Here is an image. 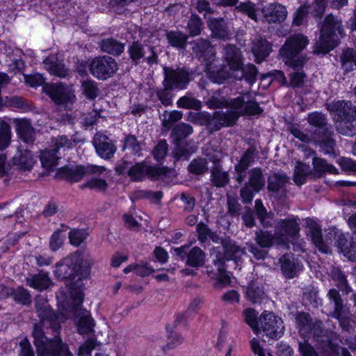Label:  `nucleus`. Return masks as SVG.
Here are the masks:
<instances>
[{
	"label": "nucleus",
	"instance_id": "1",
	"mask_svg": "<svg viewBox=\"0 0 356 356\" xmlns=\"http://www.w3.org/2000/svg\"><path fill=\"white\" fill-rule=\"evenodd\" d=\"M243 95L231 99V110L216 111L212 114L205 111L190 112L188 120L195 124L205 126L210 133H213L222 127L233 126L241 115H259L263 112L258 102L249 99V92Z\"/></svg>",
	"mask_w": 356,
	"mask_h": 356
},
{
	"label": "nucleus",
	"instance_id": "2",
	"mask_svg": "<svg viewBox=\"0 0 356 356\" xmlns=\"http://www.w3.org/2000/svg\"><path fill=\"white\" fill-rule=\"evenodd\" d=\"M344 30L341 19L330 13L325 16L320 29L319 40L314 44V54H326L337 47Z\"/></svg>",
	"mask_w": 356,
	"mask_h": 356
},
{
	"label": "nucleus",
	"instance_id": "3",
	"mask_svg": "<svg viewBox=\"0 0 356 356\" xmlns=\"http://www.w3.org/2000/svg\"><path fill=\"white\" fill-rule=\"evenodd\" d=\"M309 43L307 37L302 33H296L289 36L281 47L279 56L284 63L295 68L303 67L309 58L305 55H299Z\"/></svg>",
	"mask_w": 356,
	"mask_h": 356
},
{
	"label": "nucleus",
	"instance_id": "4",
	"mask_svg": "<svg viewBox=\"0 0 356 356\" xmlns=\"http://www.w3.org/2000/svg\"><path fill=\"white\" fill-rule=\"evenodd\" d=\"M325 241L327 243L337 247L338 250L348 259H355L356 243L348 237V234L336 227H331L326 231Z\"/></svg>",
	"mask_w": 356,
	"mask_h": 356
},
{
	"label": "nucleus",
	"instance_id": "5",
	"mask_svg": "<svg viewBox=\"0 0 356 356\" xmlns=\"http://www.w3.org/2000/svg\"><path fill=\"white\" fill-rule=\"evenodd\" d=\"M216 77L214 81L218 83H222L230 77H233L239 81L245 80L249 84L253 85L257 81L258 70L254 65L252 63L243 65V62L241 67L233 73H230L225 68H222L216 71Z\"/></svg>",
	"mask_w": 356,
	"mask_h": 356
},
{
	"label": "nucleus",
	"instance_id": "6",
	"mask_svg": "<svg viewBox=\"0 0 356 356\" xmlns=\"http://www.w3.org/2000/svg\"><path fill=\"white\" fill-rule=\"evenodd\" d=\"M46 92L54 102L65 110H70L75 102V95L67 86L61 82L49 84L46 86Z\"/></svg>",
	"mask_w": 356,
	"mask_h": 356
},
{
	"label": "nucleus",
	"instance_id": "7",
	"mask_svg": "<svg viewBox=\"0 0 356 356\" xmlns=\"http://www.w3.org/2000/svg\"><path fill=\"white\" fill-rule=\"evenodd\" d=\"M74 305V314L78 318L76 322L77 330L81 334H87L93 332L95 322L90 312L81 307L83 300V294L81 291L76 293L73 296Z\"/></svg>",
	"mask_w": 356,
	"mask_h": 356
},
{
	"label": "nucleus",
	"instance_id": "8",
	"mask_svg": "<svg viewBox=\"0 0 356 356\" xmlns=\"http://www.w3.org/2000/svg\"><path fill=\"white\" fill-rule=\"evenodd\" d=\"M118 70V65L115 59L108 56L96 57L90 64L91 74L100 80L113 76Z\"/></svg>",
	"mask_w": 356,
	"mask_h": 356
},
{
	"label": "nucleus",
	"instance_id": "9",
	"mask_svg": "<svg viewBox=\"0 0 356 356\" xmlns=\"http://www.w3.org/2000/svg\"><path fill=\"white\" fill-rule=\"evenodd\" d=\"M259 331L271 339L280 338L284 330L283 321L281 318L275 316L273 312L264 311L259 316Z\"/></svg>",
	"mask_w": 356,
	"mask_h": 356
},
{
	"label": "nucleus",
	"instance_id": "10",
	"mask_svg": "<svg viewBox=\"0 0 356 356\" xmlns=\"http://www.w3.org/2000/svg\"><path fill=\"white\" fill-rule=\"evenodd\" d=\"M193 52L204 64L205 70L214 74L213 63L216 58V52L211 42L203 38H199L192 42Z\"/></svg>",
	"mask_w": 356,
	"mask_h": 356
},
{
	"label": "nucleus",
	"instance_id": "11",
	"mask_svg": "<svg viewBox=\"0 0 356 356\" xmlns=\"http://www.w3.org/2000/svg\"><path fill=\"white\" fill-rule=\"evenodd\" d=\"M106 170L104 166L88 165L76 167H63L60 168L58 175L68 181L76 182L84 176L89 175H101Z\"/></svg>",
	"mask_w": 356,
	"mask_h": 356
},
{
	"label": "nucleus",
	"instance_id": "12",
	"mask_svg": "<svg viewBox=\"0 0 356 356\" xmlns=\"http://www.w3.org/2000/svg\"><path fill=\"white\" fill-rule=\"evenodd\" d=\"M177 256L181 259H186V265L194 268L202 267L206 262V254L199 247L191 248L188 245H184L174 250Z\"/></svg>",
	"mask_w": 356,
	"mask_h": 356
},
{
	"label": "nucleus",
	"instance_id": "13",
	"mask_svg": "<svg viewBox=\"0 0 356 356\" xmlns=\"http://www.w3.org/2000/svg\"><path fill=\"white\" fill-rule=\"evenodd\" d=\"M34 307L40 320L47 321V323L50 325V329L53 331L60 330V325L58 316L54 312L44 297L37 296L34 300Z\"/></svg>",
	"mask_w": 356,
	"mask_h": 356
},
{
	"label": "nucleus",
	"instance_id": "14",
	"mask_svg": "<svg viewBox=\"0 0 356 356\" xmlns=\"http://www.w3.org/2000/svg\"><path fill=\"white\" fill-rule=\"evenodd\" d=\"M127 52L131 61L135 64H138L143 58H145L149 65L158 63V56L154 48L151 46H145L138 41L133 42L129 46Z\"/></svg>",
	"mask_w": 356,
	"mask_h": 356
},
{
	"label": "nucleus",
	"instance_id": "15",
	"mask_svg": "<svg viewBox=\"0 0 356 356\" xmlns=\"http://www.w3.org/2000/svg\"><path fill=\"white\" fill-rule=\"evenodd\" d=\"M163 74L165 76L163 86L167 88L184 89L190 81L189 74L184 68H176L164 67Z\"/></svg>",
	"mask_w": 356,
	"mask_h": 356
},
{
	"label": "nucleus",
	"instance_id": "16",
	"mask_svg": "<svg viewBox=\"0 0 356 356\" xmlns=\"http://www.w3.org/2000/svg\"><path fill=\"white\" fill-rule=\"evenodd\" d=\"M164 174L165 171L162 168L149 166L144 163H138L131 166L128 176L133 181H140L146 177L157 178Z\"/></svg>",
	"mask_w": 356,
	"mask_h": 356
},
{
	"label": "nucleus",
	"instance_id": "17",
	"mask_svg": "<svg viewBox=\"0 0 356 356\" xmlns=\"http://www.w3.org/2000/svg\"><path fill=\"white\" fill-rule=\"evenodd\" d=\"M289 178L285 174L274 173L268 177L267 190L270 197L280 200L286 195L285 186Z\"/></svg>",
	"mask_w": 356,
	"mask_h": 356
},
{
	"label": "nucleus",
	"instance_id": "18",
	"mask_svg": "<svg viewBox=\"0 0 356 356\" xmlns=\"http://www.w3.org/2000/svg\"><path fill=\"white\" fill-rule=\"evenodd\" d=\"M263 19L268 24L282 22L287 16L285 6L279 3H272L264 6L261 9Z\"/></svg>",
	"mask_w": 356,
	"mask_h": 356
},
{
	"label": "nucleus",
	"instance_id": "19",
	"mask_svg": "<svg viewBox=\"0 0 356 356\" xmlns=\"http://www.w3.org/2000/svg\"><path fill=\"white\" fill-rule=\"evenodd\" d=\"M77 258L70 255L56 264L55 276L60 280L73 279L77 273Z\"/></svg>",
	"mask_w": 356,
	"mask_h": 356
},
{
	"label": "nucleus",
	"instance_id": "20",
	"mask_svg": "<svg viewBox=\"0 0 356 356\" xmlns=\"http://www.w3.org/2000/svg\"><path fill=\"white\" fill-rule=\"evenodd\" d=\"M93 145L97 154L104 159L112 158L116 152V146L107 136L96 134L93 138Z\"/></svg>",
	"mask_w": 356,
	"mask_h": 356
},
{
	"label": "nucleus",
	"instance_id": "21",
	"mask_svg": "<svg viewBox=\"0 0 356 356\" xmlns=\"http://www.w3.org/2000/svg\"><path fill=\"white\" fill-rule=\"evenodd\" d=\"M327 109L331 113L337 116V121L353 120L356 114L355 108L350 102L337 101L327 105Z\"/></svg>",
	"mask_w": 356,
	"mask_h": 356
},
{
	"label": "nucleus",
	"instance_id": "22",
	"mask_svg": "<svg viewBox=\"0 0 356 356\" xmlns=\"http://www.w3.org/2000/svg\"><path fill=\"white\" fill-rule=\"evenodd\" d=\"M223 59L229 67L230 73L240 69L243 61V56L239 48L234 44H226L223 47Z\"/></svg>",
	"mask_w": 356,
	"mask_h": 356
},
{
	"label": "nucleus",
	"instance_id": "23",
	"mask_svg": "<svg viewBox=\"0 0 356 356\" xmlns=\"http://www.w3.org/2000/svg\"><path fill=\"white\" fill-rule=\"evenodd\" d=\"M280 268L285 278L292 279L302 270L301 263L291 254H285L279 259Z\"/></svg>",
	"mask_w": 356,
	"mask_h": 356
},
{
	"label": "nucleus",
	"instance_id": "24",
	"mask_svg": "<svg viewBox=\"0 0 356 356\" xmlns=\"http://www.w3.org/2000/svg\"><path fill=\"white\" fill-rule=\"evenodd\" d=\"M310 335L312 336L313 339L316 344L327 343L330 341H333L336 337L337 333L330 329L324 328L323 322L321 320H316L314 321L312 331Z\"/></svg>",
	"mask_w": 356,
	"mask_h": 356
},
{
	"label": "nucleus",
	"instance_id": "25",
	"mask_svg": "<svg viewBox=\"0 0 356 356\" xmlns=\"http://www.w3.org/2000/svg\"><path fill=\"white\" fill-rule=\"evenodd\" d=\"M272 51L270 42L262 37L254 38L252 42L251 51L255 57V62L261 63Z\"/></svg>",
	"mask_w": 356,
	"mask_h": 356
},
{
	"label": "nucleus",
	"instance_id": "26",
	"mask_svg": "<svg viewBox=\"0 0 356 356\" xmlns=\"http://www.w3.org/2000/svg\"><path fill=\"white\" fill-rule=\"evenodd\" d=\"M18 136L26 143H32L35 140V129L29 120L14 119Z\"/></svg>",
	"mask_w": 356,
	"mask_h": 356
},
{
	"label": "nucleus",
	"instance_id": "27",
	"mask_svg": "<svg viewBox=\"0 0 356 356\" xmlns=\"http://www.w3.org/2000/svg\"><path fill=\"white\" fill-rule=\"evenodd\" d=\"M207 24L213 38L222 40L231 38V33L224 19L211 18L208 21Z\"/></svg>",
	"mask_w": 356,
	"mask_h": 356
},
{
	"label": "nucleus",
	"instance_id": "28",
	"mask_svg": "<svg viewBox=\"0 0 356 356\" xmlns=\"http://www.w3.org/2000/svg\"><path fill=\"white\" fill-rule=\"evenodd\" d=\"M13 161V165L22 171H30L35 163L33 154L26 149H19Z\"/></svg>",
	"mask_w": 356,
	"mask_h": 356
},
{
	"label": "nucleus",
	"instance_id": "29",
	"mask_svg": "<svg viewBox=\"0 0 356 356\" xmlns=\"http://www.w3.org/2000/svg\"><path fill=\"white\" fill-rule=\"evenodd\" d=\"M332 129L322 132L321 134H313V140L318 145L325 154H333L335 147V141L332 138Z\"/></svg>",
	"mask_w": 356,
	"mask_h": 356
},
{
	"label": "nucleus",
	"instance_id": "30",
	"mask_svg": "<svg viewBox=\"0 0 356 356\" xmlns=\"http://www.w3.org/2000/svg\"><path fill=\"white\" fill-rule=\"evenodd\" d=\"M43 63L44 68L54 76L65 78L70 75V70L54 56L47 58Z\"/></svg>",
	"mask_w": 356,
	"mask_h": 356
},
{
	"label": "nucleus",
	"instance_id": "31",
	"mask_svg": "<svg viewBox=\"0 0 356 356\" xmlns=\"http://www.w3.org/2000/svg\"><path fill=\"white\" fill-rule=\"evenodd\" d=\"M25 280L29 286L38 291L45 290L53 284L49 274L44 271L31 275L26 277Z\"/></svg>",
	"mask_w": 356,
	"mask_h": 356
},
{
	"label": "nucleus",
	"instance_id": "32",
	"mask_svg": "<svg viewBox=\"0 0 356 356\" xmlns=\"http://www.w3.org/2000/svg\"><path fill=\"white\" fill-rule=\"evenodd\" d=\"M61 339L54 335L52 339H47L35 344L37 356H55Z\"/></svg>",
	"mask_w": 356,
	"mask_h": 356
},
{
	"label": "nucleus",
	"instance_id": "33",
	"mask_svg": "<svg viewBox=\"0 0 356 356\" xmlns=\"http://www.w3.org/2000/svg\"><path fill=\"white\" fill-rule=\"evenodd\" d=\"M309 233L312 241L318 250L325 254L330 253L331 249L326 241H323L321 227L314 222L309 225Z\"/></svg>",
	"mask_w": 356,
	"mask_h": 356
},
{
	"label": "nucleus",
	"instance_id": "34",
	"mask_svg": "<svg viewBox=\"0 0 356 356\" xmlns=\"http://www.w3.org/2000/svg\"><path fill=\"white\" fill-rule=\"evenodd\" d=\"M58 332V330L53 331L50 329V325L47 323V321L40 320L38 322L35 323L32 330L35 345L48 339L47 334L50 333L56 334Z\"/></svg>",
	"mask_w": 356,
	"mask_h": 356
},
{
	"label": "nucleus",
	"instance_id": "35",
	"mask_svg": "<svg viewBox=\"0 0 356 356\" xmlns=\"http://www.w3.org/2000/svg\"><path fill=\"white\" fill-rule=\"evenodd\" d=\"M314 322L311 316L305 312L298 313L296 316V326L299 334L303 337L310 336Z\"/></svg>",
	"mask_w": 356,
	"mask_h": 356
},
{
	"label": "nucleus",
	"instance_id": "36",
	"mask_svg": "<svg viewBox=\"0 0 356 356\" xmlns=\"http://www.w3.org/2000/svg\"><path fill=\"white\" fill-rule=\"evenodd\" d=\"M277 229L282 234L295 238L299 234L300 226L296 218L281 220Z\"/></svg>",
	"mask_w": 356,
	"mask_h": 356
},
{
	"label": "nucleus",
	"instance_id": "37",
	"mask_svg": "<svg viewBox=\"0 0 356 356\" xmlns=\"http://www.w3.org/2000/svg\"><path fill=\"white\" fill-rule=\"evenodd\" d=\"M307 121L310 125L316 128L314 134H321L332 129L331 126L327 123L325 115L321 113L314 112L309 114Z\"/></svg>",
	"mask_w": 356,
	"mask_h": 356
},
{
	"label": "nucleus",
	"instance_id": "38",
	"mask_svg": "<svg viewBox=\"0 0 356 356\" xmlns=\"http://www.w3.org/2000/svg\"><path fill=\"white\" fill-rule=\"evenodd\" d=\"M125 44L114 38L102 40L99 47L102 51L113 56H120L124 49Z\"/></svg>",
	"mask_w": 356,
	"mask_h": 356
},
{
	"label": "nucleus",
	"instance_id": "39",
	"mask_svg": "<svg viewBox=\"0 0 356 356\" xmlns=\"http://www.w3.org/2000/svg\"><path fill=\"white\" fill-rule=\"evenodd\" d=\"M248 173V182L246 184L254 188V191L259 192L266 184L262 170L259 168H254Z\"/></svg>",
	"mask_w": 356,
	"mask_h": 356
},
{
	"label": "nucleus",
	"instance_id": "40",
	"mask_svg": "<svg viewBox=\"0 0 356 356\" xmlns=\"http://www.w3.org/2000/svg\"><path fill=\"white\" fill-rule=\"evenodd\" d=\"M211 181L218 188L225 186L229 181V174L221 165L213 166L211 170Z\"/></svg>",
	"mask_w": 356,
	"mask_h": 356
},
{
	"label": "nucleus",
	"instance_id": "41",
	"mask_svg": "<svg viewBox=\"0 0 356 356\" xmlns=\"http://www.w3.org/2000/svg\"><path fill=\"white\" fill-rule=\"evenodd\" d=\"M166 38L171 46L184 49L188 36L179 31H170L166 33Z\"/></svg>",
	"mask_w": 356,
	"mask_h": 356
},
{
	"label": "nucleus",
	"instance_id": "42",
	"mask_svg": "<svg viewBox=\"0 0 356 356\" xmlns=\"http://www.w3.org/2000/svg\"><path fill=\"white\" fill-rule=\"evenodd\" d=\"M341 67L346 72L356 67V51L352 48L344 49L341 55Z\"/></svg>",
	"mask_w": 356,
	"mask_h": 356
},
{
	"label": "nucleus",
	"instance_id": "43",
	"mask_svg": "<svg viewBox=\"0 0 356 356\" xmlns=\"http://www.w3.org/2000/svg\"><path fill=\"white\" fill-rule=\"evenodd\" d=\"M246 295L253 304L261 303L266 298L263 286L257 283L250 284Z\"/></svg>",
	"mask_w": 356,
	"mask_h": 356
},
{
	"label": "nucleus",
	"instance_id": "44",
	"mask_svg": "<svg viewBox=\"0 0 356 356\" xmlns=\"http://www.w3.org/2000/svg\"><path fill=\"white\" fill-rule=\"evenodd\" d=\"M312 172L310 166L302 162H297L294 170L293 181L298 186H301L305 183L307 177Z\"/></svg>",
	"mask_w": 356,
	"mask_h": 356
},
{
	"label": "nucleus",
	"instance_id": "45",
	"mask_svg": "<svg viewBox=\"0 0 356 356\" xmlns=\"http://www.w3.org/2000/svg\"><path fill=\"white\" fill-rule=\"evenodd\" d=\"M60 158L58 155V150L56 149L44 150L40 154L41 163L47 169L57 165Z\"/></svg>",
	"mask_w": 356,
	"mask_h": 356
},
{
	"label": "nucleus",
	"instance_id": "46",
	"mask_svg": "<svg viewBox=\"0 0 356 356\" xmlns=\"http://www.w3.org/2000/svg\"><path fill=\"white\" fill-rule=\"evenodd\" d=\"M224 249V254L227 260L232 259L237 261L245 254L244 249L232 242L225 243Z\"/></svg>",
	"mask_w": 356,
	"mask_h": 356
},
{
	"label": "nucleus",
	"instance_id": "47",
	"mask_svg": "<svg viewBox=\"0 0 356 356\" xmlns=\"http://www.w3.org/2000/svg\"><path fill=\"white\" fill-rule=\"evenodd\" d=\"M11 137L10 125L4 120H0V151L6 149L10 145Z\"/></svg>",
	"mask_w": 356,
	"mask_h": 356
},
{
	"label": "nucleus",
	"instance_id": "48",
	"mask_svg": "<svg viewBox=\"0 0 356 356\" xmlns=\"http://www.w3.org/2000/svg\"><path fill=\"white\" fill-rule=\"evenodd\" d=\"M254 209L257 213V218L259 220L261 224L266 227L272 226V216L271 214L267 212L261 200H255Z\"/></svg>",
	"mask_w": 356,
	"mask_h": 356
},
{
	"label": "nucleus",
	"instance_id": "49",
	"mask_svg": "<svg viewBox=\"0 0 356 356\" xmlns=\"http://www.w3.org/2000/svg\"><path fill=\"white\" fill-rule=\"evenodd\" d=\"M291 68L293 70V71L289 74V86L293 88H300L303 87L307 79L306 74L302 71L303 67Z\"/></svg>",
	"mask_w": 356,
	"mask_h": 356
},
{
	"label": "nucleus",
	"instance_id": "50",
	"mask_svg": "<svg viewBox=\"0 0 356 356\" xmlns=\"http://www.w3.org/2000/svg\"><path fill=\"white\" fill-rule=\"evenodd\" d=\"M188 171L196 175H202L208 172L207 159L204 158H196L193 159L188 165Z\"/></svg>",
	"mask_w": 356,
	"mask_h": 356
},
{
	"label": "nucleus",
	"instance_id": "51",
	"mask_svg": "<svg viewBox=\"0 0 356 356\" xmlns=\"http://www.w3.org/2000/svg\"><path fill=\"white\" fill-rule=\"evenodd\" d=\"M313 165L314 170L321 175L323 173L338 174L337 169L332 165L329 164L325 159L314 156Z\"/></svg>",
	"mask_w": 356,
	"mask_h": 356
},
{
	"label": "nucleus",
	"instance_id": "52",
	"mask_svg": "<svg viewBox=\"0 0 356 356\" xmlns=\"http://www.w3.org/2000/svg\"><path fill=\"white\" fill-rule=\"evenodd\" d=\"M274 240V235L268 231L260 229L255 232V241L260 248H268L271 247Z\"/></svg>",
	"mask_w": 356,
	"mask_h": 356
},
{
	"label": "nucleus",
	"instance_id": "53",
	"mask_svg": "<svg viewBox=\"0 0 356 356\" xmlns=\"http://www.w3.org/2000/svg\"><path fill=\"white\" fill-rule=\"evenodd\" d=\"M336 129L337 131L343 135L353 136L356 135V122L355 118L353 120H341L338 121Z\"/></svg>",
	"mask_w": 356,
	"mask_h": 356
},
{
	"label": "nucleus",
	"instance_id": "54",
	"mask_svg": "<svg viewBox=\"0 0 356 356\" xmlns=\"http://www.w3.org/2000/svg\"><path fill=\"white\" fill-rule=\"evenodd\" d=\"M92 177L86 183L81 185V188H88L91 190L105 191L108 188V184L104 179L99 178V175H92Z\"/></svg>",
	"mask_w": 356,
	"mask_h": 356
},
{
	"label": "nucleus",
	"instance_id": "55",
	"mask_svg": "<svg viewBox=\"0 0 356 356\" xmlns=\"http://www.w3.org/2000/svg\"><path fill=\"white\" fill-rule=\"evenodd\" d=\"M234 10L247 15L255 22L258 21L256 5L250 1L241 3L238 6H235Z\"/></svg>",
	"mask_w": 356,
	"mask_h": 356
},
{
	"label": "nucleus",
	"instance_id": "56",
	"mask_svg": "<svg viewBox=\"0 0 356 356\" xmlns=\"http://www.w3.org/2000/svg\"><path fill=\"white\" fill-rule=\"evenodd\" d=\"M333 341H330L329 343H326L316 344L318 356H339V350L341 347L332 343Z\"/></svg>",
	"mask_w": 356,
	"mask_h": 356
},
{
	"label": "nucleus",
	"instance_id": "57",
	"mask_svg": "<svg viewBox=\"0 0 356 356\" xmlns=\"http://www.w3.org/2000/svg\"><path fill=\"white\" fill-rule=\"evenodd\" d=\"M303 301L305 305H310L314 308L318 307L321 302V299L318 297V291L312 286L305 289L303 293Z\"/></svg>",
	"mask_w": 356,
	"mask_h": 356
},
{
	"label": "nucleus",
	"instance_id": "58",
	"mask_svg": "<svg viewBox=\"0 0 356 356\" xmlns=\"http://www.w3.org/2000/svg\"><path fill=\"white\" fill-rule=\"evenodd\" d=\"M163 119L162 120L163 126L170 129L172 127L173 124L180 120L183 117V113L179 111H172L168 112L165 111L163 114Z\"/></svg>",
	"mask_w": 356,
	"mask_h": 356
},
{
	"label": "nucleus",
	"instance_id": "59",
	"mask_svg": "<svg viewBox=\"0 0 356 356\" xmlns=\"http://www.w3.org/2000/svg\"><path fill=\"white\" fill-rule=\"evenodd\" d=\"M81 88L83 93L88 99H94L99 95V90L97 87V84L94 81L88 79L83 81L81 83Z\"/></svg>",
	"mask_w": 356,
	"mask_h": 356
},
{
	"label": "nucleus",
	"instance_id": "60",
	"mask_svg": "<svg viewBox=\"0 0 356 356\" xmlns=\"http://www.w3.org/2000/svg\"><path fill=\"white\" fill-rule=\"evenodd\" d=\"M243 316L245 323L252 329L255 333L259 332V321H257V314L252 308L246 309L243 311Z\"/></svg>",
	"mask_w": 356,
	"mask_h": 356
},
{
	"label": "nucleus",
	"instance_id": "61",
	"mask_svg": "<svg viewBox=\"0 0 356 356\" xmlns=\"http://www.w3.org/2000/svg\"><path fill=\"white\" fill-rule=\"evenodd\" d=\"M68 227L61 225V228L56 230L51 235L49 241V247L53 251L58 250L63 243V237L61 236L62 232H65Z\"/></svg>",
	"mask_w": 356,
	"mask_h": 356
},
{
	"label": "nucleus",
	"instance_id": "62",
	"mask_svg": "<svg viewBox=\"0 0 356 356\" xmlns=\"http://www.w3.org/2000/svg\"><path fill=\"white\" fill-rule=\"evenodd\" d=\"M202 22L201 19L196 14H193L187 24V28L189 31V35L191 37H195L200 35L202 31Z\"/></svg>",
	"mask_w": 356,
	"mask_h": 356
},
{
	"label": "nucleus",
	"instance_id": "63",
	"mask_svg": "<svg viewBox=\"0 0 356 356\" xmlns=\"http://www.w3.org/2000/svg\"><path fill=\"white\" fill-rule=\"evenodd\" d=\"M12 296L17 303L28 305L31 302V296L29 291L22 286H19L15 290L13 289Z\"/></svg>",
	"mask_w": 356,
	"mask_h": 356
},
{
	"label": "nucleus",
	"instance_id": "64",
	"mask_svg": "<svg viewBox=\"0 0 356 356\" xmlns=\"http://www.w3.org/2000/svg\"><path fill=\"white\" fill-rule=\"evenodd\" d=\"M206 105L212 109L226 108L227 110H231V99L213 96L206 101Z\"/></svg>",
	"mask_w": 356,
	"mask_h": 356
}]
</instances>
